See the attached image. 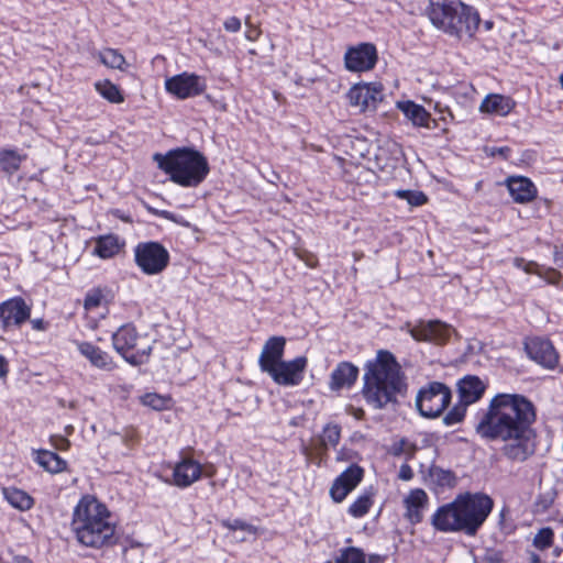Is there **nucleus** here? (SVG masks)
Here are the masks:
<instances>
[{"label": "nucleus", "mask_w": 563, "mask_h": 563, "mask_svg": "<svg viewBox=\"0 0 563 563\" xmlns=\"http://www.w3.org/2000/svg\"><path fill=\"white\" fill-rule=\"evenodd\" d=\"M536 407L520 394L495 395L475 426L476 433L488 441H500L501 454L510 462L522 463L534 453Z\"/></svg>", "instance_id": "nucleus-1"}, {"label": "nucleus", "mask_w": 563, "mask_h": 563, "mask_svg": "<svg viewBox=\"0 0 563 563\" xmlns=\"http://www.w3.org/2000/svg\"><path fill=\"white\" fill-rule=\"evenodd\" d=\"M494 503L485 494H464L440 507L432 525L440 531H464L475 534L493 509Z\"/></svg>", "instance_id": "nucleus-2"}, {"label": "nucleus", "mask_w": 563, "mask_h": 563, "mask_svg": "<svg viewBox=\"0 0 563 563\" xmlns=\"http://www.w3.org/2000/svg\"><path fill=\"white\" fill-rule=\"evenodd\" d=\"M71 529L78 542L86 547L101 548L114 540L115 523L104 504L91 495L80 498L76 505Z\"/></svg>", "instance_id": "nucleus-3"}, {"label": "nucleus", "mask_w": 563, "mask_h": 563, "mask_svg": "<svg viewBox=\"0 0 563 563\" xmlns=\"http://www.w3.org/2000/svg\"><path fill=\"white\" fill-rule=\"evenodd\" d=\"M405 387L400 366L395 357L380 351L377 358L366 366L363 396L375 409H382L395 401L396 395Z\"/></svg>", "instance_id": "nucleus-4"}, {"label": "nucleus", "mask_w": 563, "mask_h": 563, "mask_svg": "<svg viewBox=\"0 0 563 563\" xmlns=\"http://www.w3.org/2000/svg\"><path fill=\"white\" fill-rule=\"evenodd\" d=\"M426 12L433 26L460 41L472 40L481 22L478 12L461 0H429Z\"/></svg>", "instance_id": "nucleus-5"}, {"label": "nucleus", "mask_w": 563, "mask_h": 563, "mask_svg": "<svg viewBox=\"0 0 563 563\" xmlns=\"http://www.w3.org/2000/svg\"><path fill=\"white\" fill-rule=\"evenodd\" d=\"M154 161L158 167L169 175L175 184L183 187H197L209 174L207 158L192 148H177L167 154H155Z\"/></svg>", "instance_id": "nucleus-6"}, {"label": "nucleus", "mask_w": 563, "mask_h": 563, "mask_svg": "<svg viewBox=\"0 0 563 563\" xmlns=\"http://www.w3.org/2000/svg\"><path fill=\"white\" fill-rule=\"evenodd\" d=\"M115 351L132 365H140L146 362L152 350L150 340L139 335L135 328L125 324L118 329L112 335Z\"/></svg>", "instance_id": "nucleus-7"}, {"label": "nucleus", "mask_w": 563, "mask_h": 563, "mask_svg": "<svg viewBox=\"0 0 563 563\" xmlns=\"http://www.w3.org/2000/svg\"><path fill=\"white\" fill-rule=\"evenodd\" d=\"M457 389L460 401L443 418L446 426H453L463 420L467 406L482 398L486 385L477 376H466L459 382Z\"/></svg>", "instance_id": "nucleus-8"}, {"label": "nucleus", "mask_w": 563, "mask_h": 563, "mask_svg": "<svg viewBox=\"0 0 563 563\" xmlns=\"http://www.w3.org/2000/svg\"><path fill=\"white\" fill-rule=\"evenodd\" d=\"M450 400L451 390L449 387L442 383L433 382L419 390L416 397V406L421 416L435 418L449 406Z\"/></svg>", "instance_id": "nucleus-9"}, {"label": "nucleus", "mask_w": 563, "mask_h": 563, "mask_svg": "<svg viewBox=\"0 0 563 563\" xmlns=\"http://www.w3.org/2000/svg\"><path fill=\"white\" fill-rule=\"evenodd\" d=\"M135 263L146 275L162 273L169 262L167 250L157 242H145L134 250Z\"/></svg>", "instance_id": "nucleus-10"}, {"label": "nucleus", "mask_w": 563, "mask_h": 563, "mask_svg": "<svg viewBox=\"0 0 563 563\" xmlns=\"http://www.w3.org/2000/svg\"><path fill=\"white\" fill-rule=\"evenodd\" d=\"M165 89L178 99H188L201 95L206 90V82L200 76L184 71L167 78Z\"/></svg>", "instance_id": "nucleus-11"}, {"label": "nucleus", "mask_w": 563, "mask_h": 563, "mask_svg": "<svg viewBox=\"0 0 563 563\" xmlns=\"http://www.w3.org/2000/svg\"><path fill=\"white\" fill-rule=\"evenodd\" d=\"M383 97V86L378 82L356 84L347 92L350 104L362 112L375 110Z\"/></svg>", "instance_id": "nucleus-12"}, {"label": "nucleus", "mask_w": 563, "mask_h": 563, "mask_svg": "<svg viewBox=\"0 0 563 563\" xmlns=\"http://www.w3.org/2000/svg\"><path fill=\"white\" fill-rule=\"evenodd\" d=\"M408 332L416 341H424L431 342L434 344H443L445 343L451 334L453 333V329L439 321H419L417 324H407Z\"/></svg>", "instance_id": "nucleus-13"}, {"label": "nucleus", "mask_w": 563, "mask_h": 563, "mask_svg": "<svg viewBox=\"0 0 563 563\" xmlns=\"http://www.w3.org/2000/svg\"><path fill=\"white\" fill-rule=\"evenodd\" d=\"M306 366L307 358L298 356L291 361H280L267 374L278 385L295 386L301 382Z\"/></svg>", "instance_id": "nucleus-14"}, {"label": "nucleus", "mask_w": 563, "mask_h": 563, "mask_svg": "<svg viewBox=\"0 0 563 563\" xmlns=\"http://www.w3.org/2000/svg\"><path fill=\"white\" fill-rule=\"evenodd\" d=\"M377 60V52L373 44L362 43L350 47L344 55L345 67L350 71L362 73L372 69Z\"/></svg>", "instance_id": "nucleus-15"}, {"label": "nucleus", "mask_w": 563, "mask_h": 563, "mask_svg": "<svg viewBox=\"0 0 563 563\" xmlns=\"http://www.w3.org/2000/svg\"><path fill=\"white\" fill-rule=\"evenodd\" d=\"M31 308L20 297L0 303V323L4 331L19 327L30 318Z\"/></svg>", "instance_id": "nucleus-16"}, {"label": "nucleus", "mask_w": 563, "mask_h": 563, "mask_svg": "<svg viewBox=\"0 0 563 563\" xmlns=\"http://www.w3.org/2000/svg\"><path fill=\"white\" fill-rule=\"evenodd\" d=\"M363 468L351 465L336 479L330 488V495L335 503H341L362 481Z\"/></svg>", "instance_id": "nucleus-17"}, {"label": "nucleus", "mask_w": 563, "mask_h": 563, "mask_svg": "<svg viewBox=\"0 0 563 563\" xmlns=\"http://www.w3.org/2000/svg\"><path fill=\"white\" fill-rule=\"evenodd\" d=\"M202 465L191 459L183 457L173 470V484L179 488H186L200 479L202 476Z\"/></svg>", "instance_id": "nucleus-18"}, {"label": "nucleus", "mask_w": 563, "mask_h": 563, "mask_svg": "<svg viewBox=\"0 0 563 563\" xmlns=\"http://www.w3.org/2000/svg\"><path fill=\"white\" fill-rule=\"evenodd\" d=\"M526 350L531 360L545 368H554L559 356L554 346L548 340L534 338L526 343Z\"/></svg>", "instance_id": "nucleus-19"}, {"label": "nucleus", "mask_w": 563, "mask_h": 563, "mask_svg": "<svg viewBox=\"0 0 563 563\" xmlns=\"http://www.w3.org/2000/svg\"><path fill=\"white\" fill-rule=\"evenodd\" d=\"M286 339L284 336H271L263 345L258 357V365L265 373L273 369L283 361Z\"/></svg>", "instance_id": "nucleus-20"}, {"label": "nucleus", "mask_w": 563, "mask_h": 563, "mask_svg": "<svg viewBox=\"0 0 563 563\" xmlns=\"http://www.w3.org/2000/svg\"><path fill=\"white\" fill-rule=\"evenodd\" d=\"M397 108L415 126L427 129L437 126V121L431 118L430 113L422 106L411 100L398 101Z\"/></svg>", "instance_id": "nucleus-21"}, {"label": "nucleus", "mask_w": 563, "mask_h": 563, "mask_svg": "<svg viewBox=\"0 0 563 563\" xmlns=\"http://www.w3.org/2000/svg\"><path fill=\"white\" fill-rule=\"evenodd\" d=\"M507 187L512 199L518 203H527L537 197L534 184L523 176H511L507 179Z\"/></svg>", "instance_id": "nucleus-22"}, {"label": "nucleus", "mask_w": 563, "mask_h": 563, "mask_svg": "<svg viewBox=\"0 0 563 563\" xmlns=\"http://www.w3.org/2000/svg\"><path fill=\"white\" fill-rule=\"evenodd\" d=\"M404 504L406 507L405 517L413 525L419 523L428 504V495L423 489H412L405 497Z\"/></svg>", "instance_id": "nucleus-23"}, {"label": "nucleus", "mask_w": 563, "mask_h": 563, "mask_svg": "<svg viewBox=\"0 0 563 563\" xmlns=\"http://www.w3.org/2000/svg\"><path fill=\"white\" fill-rule=\"evenodd\" d=\"M515 106L516 102L510 97L489 93L481 102L479 111L482 113L506 117L512 111Z\"/></svg>", "instance_id": "nucleus-24"}, {"label": "nucleus", "mask_w": 563, "mask_h": 563, "mask_svg": "<svg viewBox=\"0 0 563 563\" xmlns=\"http://www.w3.org/2000/svg\"><path fill=\"white\" fill-rule=\"evenodd\" d=\"M358 369L349 362H341L331 373L330 388L340 390L351 387L357 378Z\"/></svg>", "instance_id": "nucleus-25"}, {"label": "nucleus", "mask_w": 563, "mask_h": 563, "mask_svg": "<svg viewBox=\"0 0 563 563\" xmlns=\"http://www.w3.org/2000/svg\"><path fill=\"white\" fill-rule=\"evenodd\" d=\"M78 350L93 366L104 371H111L114 368V363L111 356L98 346L88 342H81L78 344Z\"/></svg>", "instance_id": "nucleus-26"}, {"label": "nucleus", "mask_w": 563, "mask_h": 563, "mask_svg": "<svg viewBox=\"0 0 563 563\" xmlns=\"http://www.w3.org/2000/svg\"><path fill=\"white\" fill-rule=\"evenodd\" d=\"M124 247V241L114 234L99 236L96 240L93 254L107 260L115 256Z\"/></svg>", "instance_id": "nucleus-27"}, {"label": "nucleus", "mask_w": 563, "mask_h": 563, "mask_svg": "<svg viewBox=\"0 0 563 563\" xmlns=\"http://www.w3.org/2000/svg\"><path fill=\"white\" fill-rule=\"evenodd\" d=\"M515 265L528 274H534L543 278L548 284L556 285L562 279V274L555 268L542 267L534 262L526 263L522 258H516Z\"/></svg>", "instance_id": "nucleus-28"}, {"label": "nucleus", "mask_w": 563, "mask_h": 563, "mask_svg": "<svg viewBox=\"0 0 563 563\" xmlns=\"http://www.w3.org/2000/svg\"><path fill=\"white\" fill-rule=\"evenodd\" d=\"M3 495L7 501L14 508L25 511L33 507L34 499L24 490L19 488L9 487L3 489Z\"/></svg>", "instance_id": "nucleus-29"}, {"label": "nucleus", "mask_w": 563, "mask_h": 563, "mask_svg": "<svg viewBox=\"0 0 563 563\" xmlns=\"http://www.w3.org/2000/svg\"><path fill=\"white\" fill-rule=\"evenodd\" d=\"M37 463L49 473H59L66 468V461L59 457L55 452L42 450L38 451Z\"/></svg>", "instance_id": "nucleus-30"}, {"label": "nucleus", "mask_w": 563, "mask_h": 563, "mask_svg": "<svg viewBox=\"0 0 563 563\" xmlns=\"http://www.w3.org/2000/svg\"><path fill=\"white\" fill-rule=\"evenodd\" d=\"M99 60L108 68L124 70L125 57L114 48H104L98 53Z\"/></svg>", "instance_id": "nucleus-31"}, {"label": "nucleus", "mask_w": 563, "mask_h": 563, "mask_svg": "<svg viewBox=\"0 0 563 563\" xmlns=\"http://www.w3.org/2000/svg\"><path fill=\"white\" fill-rule=\"evenodd\" d=\"M95 88L109 102L121 103L124 101V97L119 87L110 80L97 81Z\"/></svg>", "instance_id": "nucleus-32"}, {"label": "nucleus", "mask_w": 563, "mask_h": 563, "mask_svg": "<svg viewBox=\"0 0 563 563\" xmlns=\"http://www.w3.org/2000/svg\"><path fill=\"white\" fill-rule=\"evenodd\" d=\"M140 401L143 406L158 411L166 410L172 407V398L169 396L156 393H147L141 396Z\"/></svg>", "instance_id": "nucleus-33"}, {"label": "nucleus", "mask_w": 563, "mask_h": 563, "mask_svg": "<svg viewBox=\"0 0 563 563\" xmlns=\"http://www.w3.org/2000/svg\"><path fill=\"white\" fill-rule=\"evenodd\" d=\"M24 159L25 156L20 155L15 151L5 150L0 152V165L2 169L9 174L16 172Z\"/></svg>", "instance_id": "nucleus-34"}, {"label": "nucleus", "mask_w": 563, "mask_h": 563, "mask_svg": "<svg viewBox=\"0 0 563 563\" xmlns=\"http://www.w3.org/2000/svg\"><path fill=\"white\" fill-rule=\"evenodd\" d=\"M554 531L550 527H543L537 531L532 539V545L539 551H545L553 547Z\"/></svg>", "instance_id": "nucleus-35"}, {"label": "nucleus", "mask_w": 563, "mask_h": 563, "mask_svg": "<svg viewBox=\"0 0 563 563\" xmlns=\"http://www.w3.org/2000/svg\"><path fill=\"white\" fill-rule=\"evenodd\" d=\"M373 505V495L371 493H365L361 495L349 508V512L351 516L355 518L363 517L369 510Z\"/></svg>", "instance_id": "nucleus-36"}, {"label": "nucleus", "mask_w": 563, "mask_h": 563, "mask_svg": "<svg viewBox=\"0 0 563 563\" xmlns=\"http://www.w3.org/2000/svg\"><path fill=\"white\" fill-rule=\"evenodd\" d=\"M341 438V428L335 423H328L321 434V444L324 449L335 446Z\"/></svg>", "instance_id": "nucleus-37"}, {"label": "nucleus", "mask_w": 563, "mask_h": 563, "mask_svg": "<svg viewBox=\"0 0 563 563\" xmlns=\"http://www.w3.org/2000/svg\"><path fill=\"white\" fill-rule=\"evenodd\" d=\"M395 196L399 199L406 200L411 207H419L427 202V196L418 190H397Z\"/></svg>", "instance_id": "nucleus-38"}, {"label": "nucleus", "mask_w": 563, "mask_h": 563, "mask_svg": "<svg viewBox=\"0 0 563 563\" xmlns=\"http://www.w3.org/2000/svg\"><path fill=\"white\" fill-rule=\"evenodd\" d=\"M335 563H365V554L358 548H346L341 551L340 556L335 559Z\"/></svg>", "instance_id": "nucleus-39"}, {"label": "nucleus", "mask_w": 563, "mask_h": 563, "mask_svg": "<svg viewBox=\"0 0 563 563\" xmlns=\"http://www.w3.org/2000/svg\"><path fill=\"white\" fill-rule=\"evenodd\" d=\"M104 301V296L100 289H92L87 292L84 300V308L86 311L90 312L95 309L101 307Z\"/></svg>", "instance_id": "nucleus-40"}, {"label": "nucleus", "mask_w": 563, "mask_h": 563, "mask_svg": "<svg viewBox=\"0 0 563 563\" xmlns=\"http://www.w3.org/2000/svg\"><path fill=\"white\" fill-rule=\"evenodd\" d=\"M415 450L416 446L406 439H400L399 441H396L390 448L391 454L396 456H411L415 453Z\"/></svg>", "instance_id": "nucleus-41"}, {"label": "nucleus", "mask_w": 563, "mask_h": 563, "mask_svg": "<svg viewBox=\"0 0 563 563\" xmlns=\"http://www.w3.org/2000/svg\"><path fill=\"white\" fill-rule=\"evenodd\" d=\"M431 476L442 486H452L455 482L453 473L442 468L432 470Z\"/></svg>", "instance_id": "nucleus-42"}, {"label": "nucleus", "mask_w": 563, "mask_h": 563, "mask_svg": "<svg viewBox=\"0 0 563 563\" xmlns=\"http://www.w3.org/2000/svg\"><path fill=\"white\" fill-rule=\"evenodd\" d=\"M221 525L232 531L242 530L249 533H256V528L254 526L240 519L223 520Z\"/></svg>", "instance_id": "nucleus-43"}, {"label": "nucleus", "mask_w": 563, "mask_h": 563, "mask_svg": "<svg viewBox=\"0 0 563 563\" xmlns=\"http://www.w3.org/2000/svg\"><path fill=\"white\" fill-rule=\"evenodd\" d=\"M51 442L55 449L60 451H66L70 445L69 440L63 435H53Z\"/></svg>", "instance_id": "nucleus-44"}, {"label": "nucleus", "mask_w": 563, "mask_h": 563, "mask_svg": "<svg viewBox=\"0 0 563 563\" xmlns=\"http://www.w3.org/2000/svg\"><path fill=\"white\" fill-rule=\"evenodd\" d=\"M223 26L225 31L235 33L239 32L241 29V21L236 16H230L224 21Z\"/></svg>", "instance_id": "nucleus-45"}, {"label": "nucleus", "mask_w": 563, "mask_h": 563, "mask_svg": "<svg viewBox=\"0 0 563 563\" xmlns=\"http://www.w3.org/2000/svg\"><path fill=\"white\" fill-rule=\"evenodd\" d=\"M245 24L249 26V29L245 32V37L249 41H257L261 35V30L257 26H253L250 24V18L245 20Z\"/></svg>", "instance_id": "nucleus-46"}, {"label": "nucleus", "mask_w": 563, "mask_h": 563, "mask_svg": "<svg viewBox=\"0 0 563 563\" xmlns=\"http://www.w3.org/2000/svg\"><path fill=\"white\" fill-rule=\"evenodd\" d=\"M412 476H413V472L409 465L404 464L400 466V470H399V478L400 479L409 481L412 478Z\"/></svg>", "instance_id": "nucleus-47"}, {"label": "nucleus", "mask_w": 563, "mask_h": 563, "mask_svg": "<svg viewBox=\"0 0 563 563\" xmlns=\"http://www.w3.org/2000/svg\"><path fill=\"white\" fill-rule=\"evenodd\" d=\"M8 361L0 354V378H4L8 375Z\"/></svg>", "instance_id": "nucleus-48"}, {"label": "nucleus", "mask_w": 563, "mask_h": 563, "mask_svg": "<svg viewBox=\"0 0 563 563\" xmlns=\"http://www.w3.org/2000/svg\"><path fill=\"white\" fill-rule=\"evenodd\" d=\"M202 475H205L206 477H213L217 473V468L214 465L212 464H208V465H202Z\"/></svg>", "instance_id": "nucleus-49"}, {"label": "nucleus", "mask_w": 563, "mask_h": 563, "mask_svg": "<svg viewBox=\"0 0 563 563\" xmlns=\"http://www.w3.org/2000/svg\"><path fill=\"white\" fill-rule=\"evenodd\" d=\"M31 324L34 330L43 331L46 329L45 323L42 319H34L31 321Z\"/></svg>", "instance_id": "nucleus-50"}, {"label": "nucleus", "mask_w": 563, "mask_h": 563, "mask_svg": "<svg viewBox=\"0 0 563 563\" xmlns=\"http://www.w3.org/2000/svg\"><path fill=\"white\" fill-rule=\"evenodd\" d=\"M554 263L560 267L563 268V252L558 251L554 254Z\"/></svg>", "instance_id": "nucleus-51"}, {"label": "nucleus", "mask_w": 563, "mask_h": 563, "mask_svg": "<svg viewBox=\"0 0 563 563\" xmlns=\"http://www.w3.org/2000/svg\"><path fill=\"white\" fill-rule=\"evenodd\" d=\"M404 7H408L410 11L415 10V0H397Z\"/></svg>", "instance_id": "nucleus-52"}, {"label": "nucleus", "mask_w": 563, "mask_h": 563, "mask_svg": "<svg viewBox=\"0 0 563 563\" xmlns=\"http://www.w3.org/2000/svg\"><path fill=\"white\" fill-rule=\"evenodd\" d=\"M122 439H123L124 443H125L129 448H131V446H132V444L134 443V435H133V434H125Z\"/></svg>", "instance_id": "nucleus-53"}, {"label": "nucleus", "mask_w": 563, "mask_h": 563, "mask_svg": "<svg viewBox=\"0 0 563 563\" xmlns=\"http://www.w3.org/2000/svg\"><path fill=\"white\" fill-rule=\"evenodd\" d=\"M561 553H562V549L560 547H554V549H553L554 558H560Z\"/></svg>", "instance_id": "nucleus-54"}, {"label": "nucleus", "mask_w": 563, "mask_h": 563, "mask_svg": "<svg viewBox=\"0 0 563 563\" xmlns=\"http://www.w3.org/2000/svg\"><path fill=\"white\" fill-rule=\"evenodd\" d=\"M532 563H541L540 556L538 554L532 553L530 558Z\"/></svg>", "instance_id": "nucleus-55"}, {"label": "nucleus", "mask_w": 563, "mask_h": 563, "mask_svg": "<svg viewBox=\"0 0 563 563\" xmlns=\"http://www.w3.org/2000/svg\"><path fill=\"white\" fill-rule=\"evenodd\" d=\"M493 25H494V24H493V22H492V21H485V22H484V27H485L487 31L492 30V29H493Z\"/></svg>", "instance_id": "nucleus-56"}, {"label": "nucleus", "mask_w": 563, "mask_h": 563, "mask_svg": "<svg viewBox=\"0 0 563 563\" xmlns=\"http://www.w3.org/2000/svg\"><path fill=\"white\" fill-rule=\"evenodd\" d=\"M498 151H499V153H500L501 155H505V153H506V152H509V148H507V147H501V148H499Z\"/></svg>", "instance_id": "nucleus-57"}, {"label": "nucleus", "mask_w": 563, "mask_h": 563, "mask_svg": "<svg viewBox=\"0 0 563 563\" xmlns=\"http://www.w3.org/2000/svg\"><path fill=\"white\" fill-rule=\"evenodd\" d=\"M164 217H165V218H167V219H172L170 213H169V212H167V211H165V212H164Z\"/></svg>", "instance_id": "nucleus-58"}, {"label": "nucleus", "mask_w": 563, "mask_h": 563, "mask_svg": "<svg viewBox=\"0 0 563 563\" xmlns=\"http://www.w3.org/2000/svg\"><path fill=\"white\" fill-rule=\"evenodd\" d=\"M71 431H73V427H71V426H68V427L66 428V432L69 434Z\"/></svg>", "instance_id": "nucleus-59"}, {"label": "nucleus", "mask_w": 563, "mask_h": 563, "mask_svg": "<svg viewBox=\"0 0 563 563\" xmlns=\"http://www.w3.org/2000/svg\"><path fill=\"white\" fill-rule=\"evenodd\" d=\"M121 219H122V220H124V221H126V222H130V221H131L129 217H124V216H121Z\"/></svg>", "instance_id": "nucleus-60"}, {"label": "nucleus", "mask_w": 563, "mask_h": 563, "mask_svg": "<svg viewBox=\"0 0 563 563\" xmlns=\"http://www.w3.org/2000/svg\"><path fill=\"white\" fill-rule=\"evenodd\" d=\"M121 219H122V220H124V221H126V222H130V221H131L129 217H124V216H121Z\"/></svg>", "instance_id": "nucleus-61"}, {"label": "nucleus", "mask_w": 563, "mask_h": 563, "mask_svg": "<svg viewBox=\"0 0 563 563\" xmlns=\"http://www.w3.org/2000/svg\"><path fill=\"white\" fill-rule=\"evenodd\" d=\"M560 84H561V86L563 88V73L560 75Z\"/></svg>", "instance_id": "nucleus-62"}, {"label": "nucleus", "mask_w": 563, "mask_h": 563, "mask_svg": "<svg viewBox=\"0 0 563 563\" xmlns=\"http://www.w3.org/2000/svg\"><path fill=\"white\" fill-rule=\"evenodd\" d=\"M306 263L308 264V266H311V267L313 266V264L308 261H306Z\"/></svg>", "instance_id": "nucleus-63"}, {"label": "nucleus", "mask_w": 563, "mask_h": 563, "mask_svg": "<svg viewBox=\"0 0 563 563\" xmlns=\"http://www.w3.org/2000/svg\"><path fill=\"white\" fill-rule=\"evenodd\" d=\"M418 7V0H415V9Z\"/></svg>", "instance_id": "nucleus-64"}]
</instances>
